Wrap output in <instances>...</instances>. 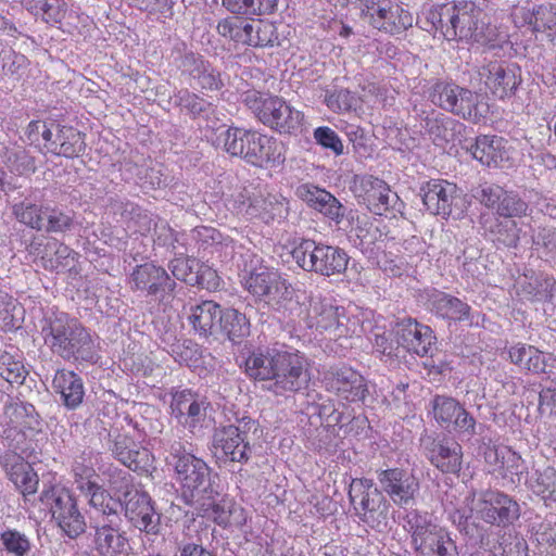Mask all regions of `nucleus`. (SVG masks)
Listing matches in <instances>:
<instances>
[{"instance_id": "nucleus-1", "label": "nucleus", "mask_w": 556, "mask_h": 556, "mask_svg": "<svg viewBox=\"0 0 556 556\" xmlns=\"http://www.w3.org/2000/svg\"><path fill=\"white\" fill-rule=\"evenodd\" d=\"M438 23V28L447 40L459 39L494 48L503 39L488 14L473 2L443 5Z\"/></svg>"}, {"instance_id": "nucleus-2", "label": "nucleus", "mask_w": 556, "mask_h": 556, "mask_svg": "<svg viewBox=\"0 0 556 556\" xmlns=\"http://www.w3.org/2000/svg\"><path fill=\"white\" fill-rule=\"evenodd\" d=\"M45 344L63 359L93 361L94 342L90 332L64 312L46 317L41 328Z\"/></svg>"}, {"instance_id": "nucleus-3", "label": "nucleus", "mask_w": 556, "mask_h": 556, "mask_svg": "<svg viewBox=\"0 0 556 556\" xmlns=\"http://www.w3.org/2000/svg\"><path fill=\"white\" fill-rule=\"evenodd\" d=\"M170 457L176 480L187 503L204 506L205 500L218 495L210 467L204 460L186 452L179 442L170 445Z\"/></svg>"}, {"instance_id": "nucleus-4", "label": "nucleus", "mask_w": 556, "mask_h": 556, "mask_svg": "<svg viewBox=\"0 0 556 556\" xmlns=\"http://www.w3.org/2000/svg\"><path fill=\"white\" fill-rule=\"evenodd\" d=\"M465 502L468 510L457 508L451 514L453 523L459 527L467 521L469 513H476L482 521L500 528L513 525L520 517L519 504L503 492L486 490L467 496Z\"/></svg>"}, {"instance_id": "nucleus-5", "label": "nucleus", "mask_w": 556, "mask_h": 556, "mask_svg": "<svg viewBox=\"0 0 556 556\" xmlns=\"http://www.w3.org/2000/svg\"><path fill=\"white\" fill-rule=\"evenodd\" d=\"M223 142L227 153L242 157L254 166L279 164L285 160L281 144L256 131L229 128L223 134Z\"/></svg>"}, {"instance_id": "nucleus-6", "label": "nucleus", "mask_w": 556, "mask_h": 556, "mask_svg": "<svg viewBox=\"0 0 556 556\" xmlns=\"http://www.w3.org/2000/svg\"><path fill=\"white\" fill-rule=\"evenodd\" d=\"M427 93L434 105L469 122L478 123L489 112L482 94L452 81L437 80Z\"/></svg>"}, {"instance_id": "nucleus-7", "label": "nucleus", "mask_w": 556, "mask_h": 556, "mask_svg": "<svg viewBox=\"0 0 556 556\" xmlns=\"http://www.w3.org/2000/svg\"><path fill=\"white\" fill-rule=\"evenodd\" d=\"M243 101L262 124L280 134L291 135L301 129L303 113L280 97L253 90L245 93Z\"/></svg>"}, {"instance_id": "nucleus-8", "label": "nucleus", "mask_w": 556, "mask_h": 556, "mask_svg": "<svg viewBox=\"0 0 556 556\" xmlns=\"http://www.w3.org/2000/svg\"><path fill=\"white\" fill-rule=\"evenodd\" d=\"M109 475L110 486L121 492L123 488V504L125 517L140 531L148 534H156L160 528V516L156 514L152 500L148 493L129 488L126 480V472L117 468H109L103 475Z\"/></svg>"}, {"instance_id": "nucleus-9", "label": "nucleus", "mask_w": 556, "mask_h": 556, "mask_svg": "<svg viewBox=\"0 0 556 556\" xmlns=\"http://www.w3.org/2000/svg\"><path fill=\"white\" fill-rule=\"evenodd\" d=\"M404 528L419 556H457V547L450 533L432 522L427 514L408 511L404 517Z\"/></svg>"}, {"instance_id": "nucleus-10", "label": "nucleus", "mask_w": 556, "mask_h": 556, "mask_svg": "<svg viewBox=\"0 0 556 556\" xmlns=\"http://www.w3.org/2000/svg\"><path fill=\"white\" fill-rule=\"evenodd\" d=\"M39 500L49 508L52 519L68 538L75 539L85 532V517L70 490L61 485H51L42 490Z\"/></svg>"}, {"instance_id": "nucleus-11", "label": "nucleus", "mask_w": 556, "mask_h": 556, "mask_svg": "<svg viewBox=\"0 0 556 556\" xmlns=\"http://www.w3.org/2000/svg\"><path fill=\"white\" fill-rule=\"evenodd\" d=\"M371 479L356 478L350 483L349 497L357 516L369 527L383 530L388 525L389 504Z\"/></svg>"}, {"instance_id": "nucleus-12", "label": "nucleus", "mask_w": 556, "mask_h": 556, "mask_svg": "<svg viewBox=\"0 0 556 556\" xmlns=\"http://www.w3.org/2000/svg\"><path fill=\"white\" fill-rule=\"evenodd\" d=\"M361 14L375 29L391 36L404 34L414 24L413 14L393 0H364Z\"/></svg>"}, {"instance_id": "nucleus-13", "label": "nucleus", "mask_w": 556, "mask_h": 556, "mask_svg": "<svg viewBox=\"0 0 556 556\" xmlns=\"http://www.w3.org/2000/svg\"><path fill=\"white\" fill-rule=\"evenodd\" d=\"M307 326L319 332H328L334 338L357 334L359 325L344 315V309L330 300L313 298L307 308Z\"/></svg>"}, {"instance_id": "nucleus-14", "label": "nucleus", "mask_w": 556, "mask_h": 556, "mask_svg": "<svg viewBox=\"0 0 556 556\" xmlns=\"http://www.w3.org/2000/svg\"><path fill=\"white\" fill-rule=\"evenodd\" d=\"M244 288L260 301L279 308L291 298L290 286L277 270L260 265L243 277Z\"/></svg>"}, {"instance_id": "nucleus-15", "label": "nucleus", "mask_w": 556, "mask_h": 556, "mask_svg": "<svg viewBox=\"0 0 556 556\" xmlns=\"http://www.w3.org/2000/svg\"><path fill=\"white\" fill-rule=\"evenodd\" d=\"M277 362L273 382L267 387L269 391L283 395L287 392H299L307 387L311 376L307 359L303 354L282 350L280 359Z\"/></svg>"}, {"instance_id": "nucleus-16", "label": "nucleus", "mask_w": 556, "mask_h": 556, "mask_svg": "<svg viewBox=\"0 0 556 556\" xmlns=\"http://www.w3.org/2000/svg\"><path fill=\"white\" fill-rule=\"evenodd\" d=\"M325 388L346 402H364L369 393L366 379L345 365L331 366L323 376Z\"/></svg>"}, {"instance_id": "nucleus-17", "label": "nucleus", "mask_w": 556, "mask_h": 556, "mask_svg": "<svg viewBox=\"0 0 556 556\" xmlns=\"http://www.w3.org/2000/svg\"><path fill=\"white\" fill-rule=\"evenodd\" d=\"M377 480L381 491L399 507L413 506L419 495V480L407 469L380 470L377 472Z\"/></svg>"}, {"instance_id": "nucleus-18", "label": "nucleus", "mask_w": 556, "mask_h": 556, "mask_svg": "<svg viewBox=\"0 0 556 556\" xmlns=\"http://www.w3.org/2000/svg\"><path fill=\"white\" fill-rule=\"evenodd\" d=\"M34 262L49 271H59L68 267L75 252L55 238L35 237L27 247Z\"/></svg>"}, {"instance_id": "nucleus-19", "label": "nucleus", "mask_w": 556, "mask_h": 556, "mask_svg": "<svg viewBox=\"0 0 556 556\" xmlns=\"http://www.w3.org/2000/svg\"><path fill=\"white\" fill-rule=\"evenodd\" d=\"M210 403L190 390L177 391L170 401V414L179 425L193 432L206 417Z\"/></svg>"}, {"instance_id": "nucleus-20", "label": "nucleus", "mask_w": 556, "mask_h": 556, "mask_svg": "<svg viewBox=\"0 0 556 556\" xmlns=\"http://www.w3.org/2000/svg\"><path fill=\"white\" fill-rule=\"evenodd\" d=\"M393 333L397 346L407 352L422 357L432 354L435 338L430 327L408 318L397 323Z\"/></svg>"}, {"instance_id": "nucleus-21", "label": "nucleus", "mask_w": 556, "mask_h": 556, "mask_svg": "<svg viewBox=\"0 0 556 556\" xmlns=\"http://www.w3.org/2000/svg\"><path fill=\"white\" fill-rule=\"evenodd\" d=\"M433 417L442 427H453L468 439L476 433V421L454 399L438 395L432 401Z\"/></svg>"}, {"instance_id": "nucleus-22", "label": "nucleus", "mask_w": 556, "mask_h": 556, "mask_svg": "<svg viewBox=\"0 0 556 556\" xmlns=\"http://www.w3.org/2000/svg\"><path fill=\"white\" fill-rule=\"evenodd\" d=\"M122 519L94 520L91 528L94 530L93 546L102 556H117L127 554L129 549L128 539L121 530Z\"/></svg>"}, {"instance_id": "nucleus-23", "label": "nucleus", "mask_w": 556, "mask_h": 556, "mask_svg": "<svg viewBox=\"0 0 556 556\" xmlns=\"http://www.w3.org/2000/svg\"><path fill=\"white\" fill-rule=\"evenodd\" d=\"M480 76L484 78L490 91L500 99L511 96L521 81L517 65L496 61L483 66Z\"/></svg>"}, {"instance_id": "nucleus-24", "label": "nucleus", "mask_w": 556, "mask_h": 556, "mask_svg": "<svg viewBox=\"0 0 556 556\" xmlns=\"http://www.w3.org/2000/svg\"><path fill=\"white\" fill-rule=\"evenodd\" d=\"M129 283L132 290L146 291L149 295L160 299L173 292L175 287V282L166 270L152 263L137 266L131 274Z\"/></svg>"}, {"instance_id": "nucleus-25", "label": "nucleus", "mask_w": 556, "mask_h": 556, "mask_svg": "<svg viewBox=\"0 0 556 556\" xmlns=\"http://www.w3.org/2000/svg\"><path fill=\"white\" fill-rule=\"evenodd\" d=\"M182 74L190 77V86L203 90H219L224 86L220 73L201 55L189 52L180 61Z\"/></svg>"}, {"instance_id": "nucleus-26", "label": "nucleus", "mask_w": 556, "mask_h": 556, "mask_svg": "<svg viewBox=\"0 0 556 556\" xmlns=\"http://www.w3.org/2000/svg\"><path fill=\"white\" fill-rule=\"evenodd\" d=\"M357 191L367 207L377 215H383L399 199L383 180L374 176L362 177Z\"/></svg>"}, {"instance_id": "nucleus-27", "label": "nucleus", "mask_w": 556, "mask_h": 556, "mask_svg": "<svg viewBox=\"0 0 556 556\" xmlns=\"http://www.w3.org/2000/svg\"><path fill=\"white\" fill-rule=\"evenodd\" d=\"M422 202L433 215L450 216L456 199V185L441 179H432L421 187Z\"/></svg>"}, {"instance_id": "nucleus-28", "label": "nucleus", "mask_w": 556, "mask_h": 556, "mask_svg": "<svg viewBox=\"0 0 556 556\" xmlns=\"http://www.w3.org/2000/svg\"><path fill=\"white\" fill-rule=\"evenodd\" d=\"M213 446L219 448L231 462L242 463L249 459L250 444L245 433L233 425L215 430Z\"/></svg>"}, {"instance_id": "nucleus-29", "label": "nucleus", "mask_w": 556, "mask_h": 556, "mask_svg": "<svg viewBox=\"0 0 556 556\" xmlns=\"http://www.w3.org/2000/svg\"><path fill=\"white\" fill-rule=\"evenodd\" d=\"M296 195L312 208L320 212L331 220L339 223L344 208L341 203L328 191L311 184L298 187Z\"/></svg>"}, {"instance_id": "nucleus-30", "label": "nucleus", "mask_w": 556, "mask_h": 556, "mask_svg": "<svg viewBox=\"0 0 556 556\" xmlns=\"http://www.w3.org/2000/svg\"><path fill=\"white\" fill-rule=\"evenodd\" d=\"M515 16H522L526 24L532 27L533 31L545 35L553 50H556V7L540 5L533 8H520L515 11Z\"/></svg>"}, {"instance_id": "nucleus-31", "label": "nucleus", "mask_w": 556, "mask_h": 556, "mask_svg": "<svg viewBox=\"0 0 556 556\" xmlns=\"http://www.w3.org/2000/svg\"><path fill=\"white\" fill-rule=\"evenodd\" d=\"M216 496L205 500V505L202 506L204 515L223 528L241 527L245 521L243 509L228 498L216 501Z\"/></svg>"}, {"instance_id": "nucleus-32", "label": "nucleus", "mask_w": 556, "mask_h": 556, "mask_svg": "<svg viewBox=\"0 0 556 556\" xmlns=\"http://www.w3.org/2000/svg\"><path fill=\"white\" fill-rule=\"evenodd\" d=\"M470 153L477 161L489 167H497L508 160L505 140L496 136L478 137L470 148Z\"/></svg>"}, {"instance_id": "nucleus-33", "label": "nucleus", "mask_w": 556, "mask_h": 556, "mask_svg": "<svg viewBox=\"0 0 556 556\" xmlns=\"http://www.w3.org/2000/svg\"><path fill=\"white\" fill-rule=\"evenodd\" d=\"M282 350L266 349L253 352L245 361L247 374L256 380L273 382Z\"/></svg>"}, {"instance_id": "nucleus-34", "label": "nucleus", "mask_w": 556, "mask_h": 556, "mask_svg": "<svg viewBox=\"0 0 556 556\" xmlns=\"http://www.w3.org/2000/svg\"><path fill=\"white\" fill-rule=\"evenodd\" d=\"M52 387L67 408H76L83 402L85 390L81 378L71 370H58Z\"/></svg>"}, {"instance_id": "nucleus-35", "label": "nucleus", "mask_w": 556, "mask_h": 556, "mask_svg": "<svg viewBox=\"0 0 556 556\" xmlns=\"http://www.w3.org/2000/svg\"><path fill=\"white\" fill-rule=\"evenodd\" d=\"M4 466L10 480L25 497L36 493L39 480L28 463L24 462L18 455L13 454L7 457Z\"/></svg>"}, {"instance_id": "nucleus-36", "label": "nucleus", "mask_w": 556, "mask_h": 556, "mask_svg": "<svg viewBox=\"0 0 556 556\" xmlns=\"http://www.w3.org/2000/svg\"><path fill=\"white\" fill-rule=\"evenodd\" d=\"M89 498V505L94 509L96 515L91 517L94 520H115L122 519L119 509L122 508L123 497L114 498L100 484L83 493Z\"/></svg>"}, {"instance_id": "nucleus-37", "label": "nucleus", "mask_w": 556, "mask_h": 556, "mask_svg": "<svg viewBox=\"0 0 556 556\" xmlns=\"http://www.w3.org/2000/svg\"><path fill=\"white\" fill-rule=\"evenodd\" d=\"M220 306L214 301H203L191 306L188 319L194 331L207 338L217 331Z\"/></svg>"}, {"instance_id": "nucleus-38", "label": "nucleus", "mask_w": 556, "mask_h": 556, "mask_svg": "<svg viewBox=\"0 0 556 556\" xmlns=\"http://www.w3.org/2000/svg\"><path fill=\"white\" fill-rule=\"evenodd\" d=\"M430 453L431 463L442 472L457 473L462 469L463 448L457 442H435Z\"/></svg>"}, {"instance_id": "nucleus-39", "label": "nucleus", "mask_w": 556, "mask_h": 556, "mask_svg": "<svg viewBox=\"0 0 556 556\" xmlns=\"http://www.w3.org/2000/svg\"><path fill=\"white\" fill-rule=\"evenodd\" d=\"M429 302L431 309L442 318L453 321H464L469 318L470 306L451 294L434 292Z\"/></svg>"}, {"instance_id": "nucleus-40", "label": "nucleus", "mask_w": 556, "mask_h": 556, "mask_svg": "<svg viewBox=\"0 0 556 556\" xmlns=\"http://www.w3.org/2000/svg\"><path fill=\"white\" fill-rule=\"evenodd\" d=\"M56 142L50 143V152L65 157H74L85 151L84 135L70 126H55Z\"/></svg>"}, {"instance_id": "nucleus-41", "label": "nucleus", "mask_w": 556, "mask_h": 556, "mask_svg": "<svg viewBox=\"0 0 556 556\" xmlns=\"http://www.w3.org/2000/svg\"><path fill=\"white\" fill-rule=\"evenodd\" d=\"M245 212L251 216H260L263 220L283 218L287 214V205L283 198L276 194L254 197L247 206Z\"/></svg>"}, {"instance_id": "nucleus-42", "label": "nucleus", "mask_w": 556, "mask_h": 556, "mask_svg": "<svg viewBox=\"0 0 556 556\" xmlns=\"http://www.w3.org/2000/svg\"><path fill=\"white\" fill-rule=\"evenodd\" d=\"M97 454L92 451H84L78 455L72 465V472L74 482L80 493L89 491L96 488L99 483L96 481V469Z\"/></svg>"}, {"instance_id": "nucleus-43", "label": "nucleus", "mask_w": 556, "mask_h": 556, "mask_svg": "<svg viewBox=\"0 0 556 556\" xmlns=\"http://www.w3.org/2000/svg\"><path fill=\"white\" fill-rule=\"evenodd\" d=\"M112 453L116 459L134 471L143 468L149 460L148 450L139 448L134 441L126 437L115 441Z\"/></svg>"}, {"instance_id": "nucleus-44", "label": "nucleus", "mask_w": 556, "mask_h": 556, "mask_svg": "<svg viewBox=\"0 0 556 556\" xmlns=\"http://www.w3.org/2000/svg\"><path fill=\"white\" fill-rule=\"evenodd\" d=\"M217 330L232 342H240L250 334V321L244 314L235 308L220 309Z\"/></svg>"}, {"instance_id": "nucleus-45", "label": "nucleus", "mask_w": 556, "mask_h": 556, "mask_svg": "<svg viewBox=\"0 0 556 556\" xmlns=\"http://www.w3.org/2000/svg\"><path fill=\"white\" fill-rule=\"evenodd\" d=\"M454 121L442 113L431 111L421 117V127L435 146L448 142L452 136L451 126Z\"/></svg>"}, {"instance_id": "nucleus-46", "label": "nucleus", "mask_w": 556, "mask_h": 556, "mask_svg": "<svg viewBox=\"0 0 556 556\" xmlns=\"http://www.w3.org/2000/svg\"><path fill=\"white\" fill-rule=\"evenodd\" d=\"M349 260L344 250L325 244L315 273L326 277L342 274L348 267Z\"/></svg>"}, {"instance_id": "nucleus-47", "label": "nucleus", "mask_w": 556, "mask_h": 556, "mask_svg": "<svg viewBox=\"0 0 556 556\" xmlns=\"http://www.w3.org/2000/svg\"><path fill=\"white\" fill-rule=\"evenodd\" d=\"M247 38L244 45L252 47L274 46L278 40L276 27L273 23L264 20H252L248 22Z\"/></svg>"}, {"instance_id": "nucleus-48", "label": "nucleus", "mask_w": 556, "mask_h": 556, "mask_svg": "<svg viewBox=\"0 0 556 556\" xmlns=\"http://www.w3.org/2000/svg\"><path fill=\"white\" fill-rule=\"evenodd\" d=\"M520 294L527 299L538 302L551 301L555 281L548 277H525L518 282Z\"/></svg>"}, {"instance_id": "nucleus-49", "label": "nucleus", "mask_w": 556, "mask_h": 556, "mask_svg": "<svg viewBox=\"0 0 556 556\" xmlns=\"http://www.w3.org/2000/svg\"><path fill=\"white\" fill-rule=\"evenodd\" d=\"M323 243L302 239L292 250V257L296 264L306 271H316L321 254Z\"/></svg>"}, {"instance_id": "nucleus-50", "label": "nucleus", "mask_w": 556, "mask_h": 556, "mask_svg": "<svg viewBox=\"0 0 556 556\" xmlns=\"http://www.w3.org/2000/svg\"><path fill=\"white\" fill-rule=\"evenodd\" d=\"M528 484L538 496L544 500H556V469L554 467L546 466L543 469H536Z\"/></svg>"}, {"instance_id": "nucleus-51", "label": "nucleus", "mask_w": 556, "mask_h": 556, "mask_svg": "<svg viewBox=\"0 0 556 556\" xmlns=\"http://www.w3.org/2000/svg\"><path fill=\"white\" fill-rule=\"evenodd\" d=\"M46 207L29 202H20L13 205V214L16 219L36 230H42Z\"/></svg>"}, {"instance_id": "nucleus-52", "label": "nucleus", "mask_w": 556, "mask_h": 556, "mask_svg": "<svg viewBox=\"0 0 556 556\" xmlns=\"http://www.w3.org/2000/svg\"><path fill=\"white\" fill-rule=\"evenodd\" d=\"M172 274L178 280L188 283L198 282L200 264L199 261L192 257L178 256L175 257L169 265Z\"/></svg>"}, {"instance_id": "nucleus-53", "label": "nucleus", "mask_w": 556, "mask_h": 556, "mask_svg": "<svg viewBox=\"0 0 556 556\" xmlns=\"http://www.w3.org/2000/svg\"><path fill=\"white\" fill-rule=\"evenodd\" d=\"M0 540L4 549L13 556H26L31 548L29 539L15 529L2 531Z\"/></svg>"}, {"instance_id": "nucleus-54", "label": "nucleus", "mask_w": 556, "mask_h": 556, "mask_svg": "<svg viewBox=\"0 0 556 556\" xmlns=\"http://www.w3.org/2000/svg\"><path fill=\"white\" fill-rule=\"evenodd\" d=\"M325 102L331 111L344 113L356 108L357 98L348 89H334L327 91Z\"/></svg>"}, {"instance_id": "nucleus-55", "label": "nucleus", "mask_w": 556, "mask_h": 556, "mask_svg": "<svg viewBox=\"0 0 556 556\" xmlns=\"http://www.w3.org/2000/svg\"><path fill=\"white\" fill-rule=\"evenodd\" d=\"M0 377L10 383H22L26 377L24 365L9 353L0 354Z\"/></svg>"}, {"instance_id": "nucleus-56", "label": "nucleus", "mask_w": 556, "mask_h": 556, "mask_svg": "<svg viewBox=\"0 0 556 556\" xmlns=\"http://www.w3.org/2000/svg\"><path fill=\"white\" fill-rule=\"evenodd\" d=\"M248 22L238 17H226L218 22L217 31L220 36L243 43L247 38Z\"/></svg>"}, {"instance_id": "nucleus-57", "label": "nucleus", "mask_w": 556, "mask_h": 556, "mask_svg": "<svg viewBox=\"0 0 556 556\" xmlns=\"http://www.w3.org/2000/svg\"><path fill=\"white\" fill-rule=\"evenodd\" d=\"M36 14L42 12V17L47 23H60L66 14L67 4L64 0H35Z\"/></svg>"}, {"instance_id": "nucleus-58", "label": "nucleus", "mask_w": 556, "mask_h": 556, "mask_svg": "<svg viewBox=\"0 0 556 556\" xmlns=\"http://www.w3.org/2000/svg\"><path fill=\"white\" fill-rule=\"evenodd\" d=\"M504 194L505 189L497 185H483L476 191L475 198L500 216Z\"/></svg>"}, {"instance_id": "nucleus-59", "label": "nucleus", "mask_w": 556, "mask_h": 556, "mask_svg": "<svg viewBox=\"0 0 556 556\" xmlns=\"http://www.w3.org/2000/svg\"><path fill=\"white\" fill-rule=\"evenodd\" d=\"M42 213H45L42 230L47 232H64L73 225L72 217L60 210L46 207Z\"/></svg>"}, {"instance_id": "nucleus-60", "label": "nucleus", "mask_w": 556, "mask_h": 556, "mask_svg": "<svg viewBox=\"0 0 556 556\" xmlns=\"http://www.w3.org/2000/svg\"><path fill=\"white\" fill-rule=\"evenodd\" d=\"M529 205L514 191L505 190L504 198H502V207L500 208V216L505 218H514L526 216Z\"/></svg>"}, {"instance_id": "nucleus-61", "label": "nucleus", "mask_w": 556, "mask_h": 556, "mask_svg": "<svg viewBox=\"0 0 556 556\" xmlns=\"http://www.w3.org/2000/svg\"><path fill=\"white\" fill-rule=\"evenodd\" d=\"M505 458L503 462V468L501 470V476L503 478H510L511 483H519L521 480V476L525 472L523 460L519 454L508 447L507 452H505Z\"/></svg>"}, {"instance_id": "nucleus-62", "label": "nucleus", "mask_w": 556, "mask_h": 556, "mask_svg": "<svg viewBox=\"0 0 556 556\" xmlns=\"http://www.w3.org/2000/svg\"><path fill=\"white\" fill-rule=\"evenodd\" d=\"M314 139L324 149L332 151L334 155L338 156L343 154V142L340 139L339 135L330 127H317L314 130Z\"/></svg>"}, {"instance_id": "nucleus-63", "label": "nucleus", "mask_w": 556, "mask_h": 556, "mask_svg": "<svg viewBox=\"0 0 556 556\" xmlns=\"http://www.w3.org/2000/svg\"><path fill=\"white\" fill-rule=\"evenodd\" d=\"M174 101L177 105L188 110L192 115H199L207 105L204 99L187 89L178 91L174 96Z\"/></svg>"}, {"instance_id": "nucleus-64", "label": "nucleus", "mask_w": 556, "mask_h": 556, "mask_svg": "<svg viewBox=\"0 0 556 556\" xmlns=\"http://www.w3.org/2000/svg\"><path fill=\"white\" fill-rule=\"evenodd\" d=\"M534 244L542 249V255L547 260H556V230L554 228H542L534 238Z\"/></svg>"}]
</instances>
